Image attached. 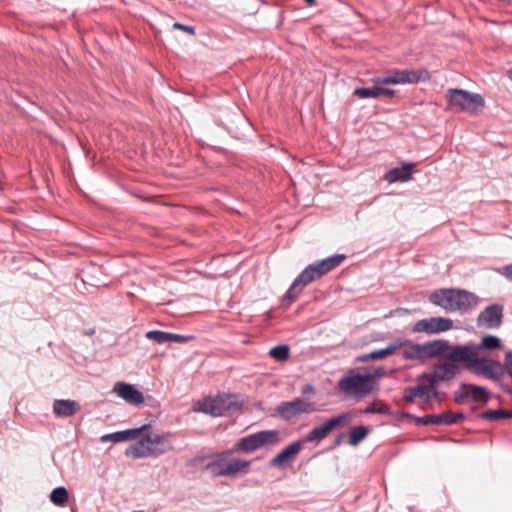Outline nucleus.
Returning <instances> with one entry per match:
<instances>
[{"label":"nucleus","instance_id":"1","mask_svg":"<svg viewBox=\"0 0 512 512\" xmlns=\"http://www.w3.org/2000/svg\"><path fill=\"white\" fill-rule=\"evenodd\" d=\"M440 356L446 357L455 363H464L467 370L487 379H497L503 373L500 362L479 354L476 344L450 345L446 341V348Z\"/></svg>","mask_w":512,"mask_h":512},{"label":"nucleus","instance_id":"2","mask_svg":"<svg viewBox=\"0 0 512 512\" xmlns=\"http://www.w3.org/2000/svg\"><path fill=\"white\" fill-rule=\"evenodd\" d=\"M383 369L373 371L367 368L349 370L338 382L339 390L352 399H362L377 387V379L382 376Z\"/></svg>","mask_w":512,"mask_h":512},{"label":"nucleus","instance_id":"3","mask_svg":"<svg viewBox=\"0 0 512 512\" xmlns=\"http://www.w3.org/2000/svg\"><path fill=\"white\" fill-rule=\"evenodd\" d=\"M345 259V255L336 254L325 258L321 261L308 265L293 281L292 285L286 292L283 301H294L298 292L301 291L312 281L321 278L328 272L337 268Z\"/></svg>","mask_w":512,"mask_h":512},{"label":"nucleus","instance_id":"4","mask_svg":"<svg viewBox=\"0 0 512 512\" xmlns=\"http://www.w3.org/2000/svg\"><path fill=\"white\" fill-rule=\"evenodd\" d=\"M244 397L235 394H218L216 397H204L193 404V412L222 416L225 412H241Z\"/></svg>","mask_w":512,"mask_h":512},{"label":"nucleus","instance_id":"5","mask_svg":"<svg viewBox=\"0 0 512 512\" xmlns=\"http://www.w3.org/2000/svg\"><path fill=\"white\" fill-rule=\"evenodd\" d=\"M403 397L407 402L426 408L432 401L436 400L437 389L423 373L417 377L414 386L407 387L404 390Z\"/></svg>","mask_w":512,"mask_h":512},{"label":"nucleus","instance_id":"6","mask_svg":"<svg viewBox=\"0 0 512 512\" xmlns=\"http://www.w3.org/2000/svg\"><path fill=\"white\" fill-rule=\"evenodd\" d=\"M429 72L425 69L419 70H398L393 69L387 71L382 76L372 78V82L377 85H398V84H414L429 79Z\"/></svg>","mask_w":512,"mask_h":512},{"label":"nucleus","instance_id":"7","mask_svg":"<svg viewBox=\"0 0 512 512\" xmlns=\"http://www.w3.org/2000/svg\"><path fill=\"white\" fill-rule=\"evenodd\" d=\"M402 356L408 360H425L428 358L440 356L443 349L446 348L445 340H434L423 344H414L402 341Z\"/></svg>","mask_w":512,"mask_h":512},{"label":"nucleus","instance_id":"8","mask_svg":"<svg viewBox=\"0 0 512 512\" xmlns=\"http://www.w3.org/2000/svg\"><path fill=\"white\" fill-rule=\"evenodd\" d=\"M280 441V435L275 430L260 431L239 439L235 445V451L252 452L266 445H273Z\"/></svg>","mask_w":512,"mask_h":512},{"label":"nucleus","instance_id":"9","mask_svg":"<svg viewBox=\"0 0 512 512\" xmlns=\"http://www.w3.org/2000/svg\"><path fill=\"white\" fill-rule=\"evenodd\" d=\"M251 462L222 455L206 465L207 472L213 477L234 476L247 469Z\"/></svg>","mask_w":512,"mask_h":512},{"label":"nucleus","instance_id":"10","mask_svg":"<svg viewBox=\"0 0 512 512\" xmlns=\"http://www.w3.org/2000/svg\"><path fill=\"white\" fill-rule=\"evenodd\" d=\"M447 97L449 105L461 111L473 113L484 106V99L480 94L470 93L463 89H449Z\"/></svg>","mask_w":512,"mask_h":512},{"label":"nucleus","instance_id":"11","mask_svg":"<svg viewBox=\"0 0 512 512\" xmlns=\"http://www.w3.org/2000/svg\"><path fill=\"white\" fill-rule=\"evenodd\" d=\"M315 389L312 385L306 384L302 387V398L295 399L291 402H286L278 408V412L281 414L286 413H311L314 411V403L312 401V395H314Z\"/></svg>","mask_w":512,"mask_h":512},{"label":"nucleus","instance_id":"12","mask_svg":"<svg viewBox=\"0 0 512 512\" xmlns=\"http://www.w3.org/2000/svg\"><path fill=\"white\" fill-rule=\"evenodd\" d=\"M453 321L444 317H430L417 321L413 326V332L437 334L452 329Z\"/></svg>","mask_w":512,"mask_h":512},{"label":"nucleus","instance_id":"13","mask_svg":"<svg viewBox=\"0 0 512 512\" xmlns=\"http://www.w3.org/2000/svg\"><path fill=\"white\" fill-rule=\"evenodd\" d=\"M459 372L460 368L449 360V362L435 365L431 371L425 372L424 374L437 389L440 383L451 381Z\"/></svg>","mask_w":512,"mask_h":512},{"label":"nucleus","instance_id":"14","mask_svg":"<svg viewBox=\"0 0 512 512\" xmlns=\"http://www.w3.org/2000/svg\"><path fill=\"white\" fill-rule=\"evenodd\" d=\"M153 439L154 440H147L146 435H144L137 442L131 444L125 449V455L133 459L158 457L162 455L165 449H162V451H156L150 448L152 443H159V440L157 438Z\"/></svg>","mask_w":512,"mask_h":512},{"label":"nucleus","instance_id":"15","mask_svg":"<svg viewBox=\"0 0 512 512\" xmlns=\"http://www.w3.org/2000/svg\"><path fill=\"white\" fill-rule=\"evenodd\" d=\"M304 444L305 441L301 440L290 443L270 460L269 465L276 468H285L287 465L292 464L297 459Z\"/></svg>","mask_w":512,"mask_h":512},{"label":"nucleus","instance_id":"16","mask_svg":"<svg viewBox=\"0 0 512 512\" xmlns=\"http://www.w3.org/2000/svg\"><path fill=\"white\" fill-rule=\"evenodd\" d=\"M503 307L492 304L486 307L477 317V325L488 329L498 328L502 323Z\"/></svg>","mask_w":512,"mask_h":512},{"label":"nucleus","instance_id":"17","mask_svg":"<svg viewBox=\"0 0 512 512\" xmlns=\"http://www.w3.org/2000/svg\"><path fill=\"white\" fill-rule=\"evenodd\" d=\"M455 397L459 402H468L470 400L486 402L488 399V393L483 387L472 384H462L456 391Z\"/></svg>","mask_w":512,"mask_h":512},{"label":"nucleus","instance_id":"18","mask_svg":"<svg viewBox=\"0 0 512 512\" xmlns=\"http://www.w3.org/2000/svg\"><path fill=\"white\" fill-rule=\"evenodd\" d=\"M113 392L129 404L138 405L143 402V394L137 390L132 384L125 382H116Z\"/></svg>","mask_w":512,"mask_h":512},{"label":"nucleus","instance_id":"19","mask_svg":"<svg viewBox=\"0 0 512 512\" xmlns=\"http://www.w3.org/2000/svg\"><path fill=\"white\" fill-rule=\"evenodd\" d=\"M148 428L149 425L144 424L138 428L126 429L123 431L106 434L101 437V441H113L114 443H118L138 439L146 430H148Z\"/></svg>","mask_w":512,"mask_h":512},{"label":"nucleus","instance_id":"20","mask_svg":"<svg viewBox=\"0 0 512 512\" xmlns=\"http://www.w3.org/2000/svg\"><path fill=\"white\" fill-rule=\"evenodd\" d=\"M429 300L447 311H454L455 289H438L431 293Z\"/></svg>","mask_w":512,"mask_h":512},{"label":"nucleus","instance_id":"21","mask_svg":"<svg viewBox=\"0 0 512 512\" xmlns=\"http://www.w3.org/2000/svg\"><path fill=\"white\" fill-rule=\"evenodd\" d=\"M479 302L478 296L464 289H455L454 311H468Z\"/></svg>","mask_w":512,"mask_h":512},{"label":"nucleus","instance_id":"22","mask_svg":"<svg viewBox=\"0 0 512 512\" xmlns=\"http://www.w3.org/2000/svg\"><path fill=\"white\" fill-rule=\"evenodd\" d=\"M342 419L343 418H329V420L325 421L323 424L313 428L303 441L306 443L324 439L333 428L340 424Z\"/></svg>","mask_w":512,"mask_h":512},{"label":"nucleus","instance_id":"23","mask_svg":"<svg viewBox=\"0 0 512 512\" xmlns=\"http://www.w3.org/2000/svg\"><path fill=\"white\" fill-rule=\"evenodd\" d=\"M415 167L414 163H404L401 167H395L389 170L385 179L390 182H407L412 179L411 170Z\"/></svg>","mask_w":512,"mask_h":512},{"label":"nucleus","instance_id":"24","mask_svg":"<svg viewBox=\"0 0 512 512\" xmlns=\"http://www.w3.org/2000/svg\"><path fill=\"white\" fill-rule=\"evenodd\" d=\"M402 345V341H394L393 343L389 344L386 348L375 350L370 353L361 355L358 358V360L365 362L386 358L387 356L392 355L397 349L401 348Z\"/></svg>","mask_w":512,"mask_h":512},{"label":"nucleus","instance_id":"25","mask_svg":"<svg viewBox=\"0 0 512 512\" xmlns=\"http://www.w3.org/2000/svg\"><path fill=\"white\" fill-rule=\"evenodd\" d=\"M53 410L59 416H72L80 411V406L74 400H56Z\"/></svg>","mask_w":512,"mask_h":512},{"label":"nucleus","instance_id":"26","mask_svg":"<svg viewBox=\"0 0 512 512\" xmlns=\"http://www.w3.org/2000/svg\"><path fill=\"white\" fill-rule=\"evenodd\" d=\"M145 435L147 440H154L153 438H157L159 440V443L151 444L150 448H152L153 450L162 451V449H165L163 451V454H165L173 449L169 434H159L150 432Z\"/></svg>","mask_w":512,"mask_h":512},{"label":"nucleus","instance_id":"27","mask_svg":"<svg viewBox=\"0 0 512 512\" xmlns=\"http://www.w3.org/2000/svg\"><path fill=\"white\" fill-rule=\"evenodd\" d=\"M371 432V428L369 426H356L350 429L347 437L348 444L350 446H357L360 442H362L368 434Z\"/></svg>","mask_w":512,"mask_h":512},{"label":"nucleus","instance_id":"28","mask_svg":"<svg viewBox=\"0 0 512 512\" xmlns=\"http://www.w3.org/2000/svg\"><path fill=\"white\" fill-rule=\"evenodd\" d=\"M418 426L453 425L462 418H412Z\"/></svg>","mask_w":512,"mask_h":512},{"label":"nucleus","instance_id":"29","mask_svg":"<svg viewBox=\"0 0 512 512\" xmlns=\"http://www.w3.org/2000/svg\"><path fill=\"white\" fill-rule=\"evenodd\" d=\"M479 347V354H483V350H496L501 347V340L497 336L487 335L484 336L479 344H476Z\"/></svg>","mask_w":512,"mask_h":512},{"label":"nucleus","instance_id":"30","mask_svg":"<svg viewBox=\"0 0 512 512\" xmlns=\"http://www.w3.org/2000/svg\"><path fill=\"white\" fill-rule=\"evenodd\" d=\"M50 500L56 506H64L68 501V492L65 487H57L52 490Z\"/></svg>","mask_w":512,"mask_h":512},{"label":"nucleus","instance_id":"31","mask_svg":"<svg viewBox=\"0 0 512 512\" xmlns=\"http://www.w3.org/2000/svg\"><path fill=\"white\" fill-rule=\"evenodd\" d=\"M354 95L359 97L360 99L366 98H378L379 97V86L373 87H359L356 88L353 92Z\"/></svg>","mask_w":512,"mask_h":512},{"label":"nucleus","instance_id":"32","mask_svg":"<svg viewBox=\"0 0 512 512\" xmlns=\"http://www.w3.org/2000/svg\"><path fill=\"white\" fill-rule=\"evenodd\" d=\"M269 355L277 361H285L290 355V349L287 345H277L270 349Z\"/></svg>","mask_w":512,"mask_h":512},{"label":"nucleus","instance_id":"33","mask_svg":"<svg viewBox=\"0 0 512 512\" xmlns=\"http://www.w3.org/2000/svg\"><path fill=\"white\" fill-rule=\"evenodd\" d=\"M145 337L149 340H153L159 344L168 343L169 342V332L152 330L148 331L145 334Z\"/></svg>","mask_w":512,"mask_h":512},{"label":"nucleus","instance_id":"34","mask_svg":"<svg viewBox=\"0 0 512 512\" xmlns=\"http://www.w3.org/2000/svg\"><path fill=\"white\" fill-rule=\"evenodd\" d=\"M388 407L387 405L381 403V402H373L370 404H367L364 408H362L360 411L366 414H385L387 413Z\"/></svg>","mask_w":512,"mask_h":512},{"label":"nucleus","instance_id":"35","mask_svg":"<svg viewBox=\"0 0 512 512\" xmlns=\"http://www.w3.org/2000/svg\"><path fill=\"white\" fill-rule=\"evenodd\" d=\"M478 416H512V411L504 409H489L480 413Z\"/></svg>","mask_w":512,"mask_h":512},{"label":"nucleus","instance_id":"36","mask_svg":"<svg viewBox=\"0 0 512 512\" xmlns=\"http://www.w3.org/2000/svg\"><path fill=\"white\" fill-rule=\"evenodd\" d=\"M194 337L191 335H179L169 332V342L185 343L192 340Z\"/></svg>","mask_w":512,"mask_h":512},{"label":"nucleus","instance_id":"37","mask_svg":"<svg viewBox=\"0 0 512 512\" xmlns=\"http://www.w3.org/2000/svg\"><path fill=\"white\" fill-rule=\"evenodd\" d=\"M173 28L177 30H182L190 35H195V28L192 26L184 25L179 22H175L173 24Z\"/></svg>","mask_w":512,"mask_h":512},{"label":"nucleus","instance_id":"38","mask_svg":"<svg viewBox=\"0 0 512 512\" xmlns=\"http://www.w3.org/2000/svg\"><path fill=\"white\" fill-rule=\"evenodd\" d=\"M382 95L388 96V97H393L395 95V91L392 89L379 87V97Z\"/></svg>","mask_w":512,"mask_h":512},{"label":"nucleus","instance_id":"39","mask_svg":"<svg viewBox=\"0 0 512 512\" xmlns=\"http://www.w3.org/2000/svg\"><path fill=\"white\" fill-rule=\"evenodd\" d=\"M502 274L510 281H512V264L503 267Z\"/></svg>","mask_w":512,"mask_h":512},{"label":"nucleus","instance_id":"40","mask_svg":"<svg viewBox=\"0 0 512 512\" xmlns=\"http://www.w3.org/2000/svg\"><path fill=\"white\" fill-rule=\"evenodd\" d=\"M438 416H457V417H460V416H463V414L462 413L443 412V413L439 414Z\"/></svg>","mask_w":512,"mask_h":512},{"label":"nucleus","instance_id":"41","mask_svg":"<svg viewBox=\"0 0 512 512\" xmlns=\"http://www.w3.org/2000/svg\"><path fill=\"white\" fill-rule=\"evenodd\" d=\"M305 2L309 5V6H313L315 4V0H305Z\"/></svg>","mask_w":512,"mask_h":512},{"label":"nucleus","instance_id":"42","mask_svg":"<svg viewBox=\"0 0 512 512\" xmlns=\"http://www.w3.org/2000/svg\"><path fill=\"white\" fill-rule=\"evenodd\" d=\"M399 416H406V417H409V416H413L412 414L410 413H401Z\"/></svg>","mask_w":512,"mask_h":512},{"label":"nucleus","instance_id":"43","mask_svg":"<svg viewBox=\"0 0 512 512\" xmlns=\"http://www.w3.org/2000/svg\"><path fill=\"white\" fill-rule=\"evenodd\" d=\"M342 437H344V434H341V435H339V436H338V439H337V441H336V442H337V444H339V443H340V439H341Z\"/></svg>","mask_w":512,"mask_h":512},{"label":"nucleus","instance_id":"44","mask_svg":"<svg viewBox=\"0 0 512 512\" xmlns=\"http://www.w3.org/2000/svg\"><path fill=\"white\" fill-rule=\"evenodd\" d=\"M488 419H489V420H492L493 418H492V417H489Z\"/></svg>","mask_w":512,"mask_h":512},{"label":"nucleus","instance_id":"45","mask_svg":"<svg viewBox=\"0 0 512 512\" xmlns=\"http://www.w3.org/2000/svg\"><path fill=\"white\" fill-rule=\"evenodd\" d=\"M510 74H512V69L510 70Z\"/></svg>","mask_w":512,"mask_h":512}]
</instances>
